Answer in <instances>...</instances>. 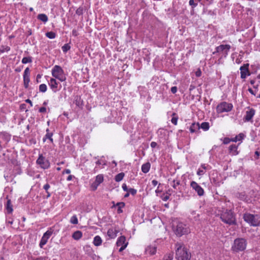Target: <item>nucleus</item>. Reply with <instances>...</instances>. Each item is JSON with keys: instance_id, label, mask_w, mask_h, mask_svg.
Listing matches in <instances>:
<instances>
[{"instance_id": "1", "label": "nucleus", "mask_w": 260, "mask_h": 260, "mask_svg": "<svg viewBox=\"0 0 260 260\" xmlns=\"http://www.w3.org/2000/svg\"><path fill=\"white\" fill-rule=\"evenodd\" d=\"M176 258L177 260H189L191 253L183 244L177 243L176 244Z\"/></svg>"}, {"instance_id": "2", "label": "nucleus", "mask_w": 260, "mask_h": 260, "mask_svg": "<svg viewBox=\"0 0 260 260\" xmlns=\"http://www.w3.org/2000/svg\"><path fill=\"white\" fill-rule=\"evenodd\" d=\"M173 229L175 234L179 237L189 232L188 227L185 224L179 221L173 222Z\"/></svg>"}, {"instance_id": "3", "label": "nucleus", "mask_w": 260, "mask_h": 260, "mask_svg": "<svg viewBox=\"0 0 260 260\" xmlns=\"http://www.w3.org/2000/svg\"><path fill=\"white\" fill-rule=\"evenodd\" d=\"M220 218L223 222L229 225L236 223L235 217L231 210H225L220 215Z\"/></svg>"}, {"instance_id": "4", "label": "nucleus", "mask_w": 260, "mask_h": 260, "mask_svg": "<svg viewBox=\"0 0 260 260\" xmlns=\"http://www.w3.org/2000/svg\"><path fill=\"white\" fill-rule=\"evenodd\" d=\"M243 218L246 222L251 226H256L260 225V217L257 215L245 214Z\"/></svg>"}, {"instance_id": "5", "label": "nucleus", "mask_w": 260, "mask_h": 260, "mask_svg": "<svg viewBox=\"0 0 260 260\" xmlns=\"http://www.w3.org/2000/svg\"><path fill=\"white\" fill-rule=\"evenodd\" d=\"M52 75L60 81H64L66 80L63 70L60 66L57 65L55 66L52 69Z\"/></svg>"}, {"instance_id": "6", "label": "nucleus", "mask_w": 260, "mask_h": 260, "mask_svg": "<svg viewBox=\"0 0 260 260\" xmlns=\"http://www.w3.org/2000/svg\"><path fill=\"white\" fill-rule=\"evenodd\" d=\"M246 242L244 239H237L235 240L233 249L234 250L238 251L244 250L246 248Z\"/></svg>"}, {"instance_id": "7", "label": "nucleus", "mask_w": 260, "mask_h": 260, "mask_svg": "<svg viewBox=\"0 0 260 260\" xmlns=\"http://www.w3.org/2000/svg\"><path fill=\"white\" fill-rule=\"evenodd\" d=\"M233 105L232 104L222 102L217 106V112L221 113L225 112H229L232 110Z\"/></svg>"}, {"instance_id": "8", "label": "nucleus", "mask_w": 260, "mask_h": 260, "mask_svg": "<svg viewBox=\"0 0 260 260\" xmlns=\"http://www.w3.org/2000/svg\"><path fill=\"white\" fill-rule=\"evenodd\" d=\"M37 163L40 165V166L44 169H47L49 166L50 164L48 160H47L42 154H40L39 157L37 160Z\"/></svg>"}, {"instance_id": "9", "label": "nucleus", "mask_w": 260, "mask_h": 260, "mask_svg": "<svg viewBox=\"0 0 260 260\" xmlns=\"http://www.w3.org/2000/svg\"><path fill=\"white\" fill-rule=\"evenodd\" d=\"M128 243L126 242L125 237L123 236H120L117 240L116 245L117 246H121L119 251H123L127 246Z\"/></svg>"}, {"instance_id": "10", "label": "nucleus", "mask_w": 260, "mask_h": 260, "mask_svg": "<svg viewBox=\"0 0 260 260\" xmlns=\"http://www.w3.org/2000/svg\"><path fill=\"white\" fill-rule=\"evenodd\" d=\"M52 231L48 230L46 232H45L44 234L40 243V246L41 248H42L43 246L47 243L48 239L52 235Z\"/></svg>"}, {"instance_id": "11", "label": "nucleus", "mask_w": 260, "mask_h": 260, "mask_svg": "<svg viewBox=\"0 0 260 260\" xmlns=\"http://www.w3.org/2000/svg\"><path fill=\"white\" fill-rule=\"evenodd\" d=\"M191 187L196 190L199 196H203L204 193V189L195 181H192L190 183Z\"/></svg>"}, {"instance_id": "12", "label": "nucleus", "mask_w": 260, "mask_h": 260, "mask_svg": "<svg viewBox=\"0 0 260 260\" xmlns=\"http://www.w3.org/2000/svg\"><path fill=\"white\" fill-rule=\"evenodd\" d=\"M249 64H245L240 67L241 71V78L245 79L247 75H249L250 73L248 71Z\"/></svg>"}, {"instance_id": "13", "label": "nucleus", "mask_w": 260, "mask_h": 260, "mask_svg": "<svg viewBox=\"0 0 260 260\" xmlns=\"http://www.w3.org/2000/svg\"><path fill=\"white\" fill-rule=\"evenodd\" d=\"M230 48L231 46L229 45H221L216 48V51L213 52V54H215L217 52H220L225 50V54L227 55Z\"/></svg>"}, {"instance_id": "14", "label": "nucleus", "mask_w": 260, "mask_h": 260, "mask_svg": "<svg viewBox=\"0 0 260 260\" xmlns=\"http://www.w3.org/2000/svg\"><path fill=\"white\" fill-rule=\"evenodd\" d=\"M255 111L253 109H250L249 111L246 112V114L245 119L246 121H250L253 115H254Z\"/></svg>"}, {"instance_id": "15", "label": "nucleus", "mask_w": 260, "mask_h": 260, "mask_svg": "<svg viewBox=\"0 0 260 260\" xmlns=\"http://www.w3.org/2000/svg\"><path fill=\"white\" fill-rule=\"evenodd\" d=\"M118 231L115 229H110L108 231L107 234L111 238H114L116 237Z\"/></svg>"}, {"instance_id": "16", "label": "nucleus", "mask_w": 260, "mask_h": 260, "mask_svg": "<svg viewBox=\"0 0 260 260\" xmlns=\"http://www.w3.org/2000/svg\"><path fill=\"white\" fill-rule=\"evenodd\" d=\"M82 236V233L80 231L75 232L72 235V238L75 240H79Z\"/></svg>"}, {"instance_id": "17", "label": "nucleus", "mask_w": 260, "mask_h": 260, "mask_svg": "<svg viewBox=\"0 0 260 260\" xmlns=\"http://www.w3.org/2000/svg\"><path fill=\"white\" fill-rule=\"evenodd\" d=\"M230 152L234 155H236L238 154L237 151V146L236 145H231L229 147Z\"/></svg>"}, {"instance_id": "18", "label": "nucleus", "mask_w": 260, "mask_h": 260, "mask_svg": "<svg viewBox=\"0 0 260 260\" xmlns=\"http://www.w3.org/2000/svg\"><path fill=\"white\" fill-rule=\"evenodd\" d=\"M150 168V164L149 162H147L143 164L142 166V171L144 173H147L149 172Z\"/></svg>"}, {"instance_id": "19", "label": "nucleus", "mask_w": 260, "mask_h": 260, "mask_svg": "<svg viewBox=\"0 0 260 260\" xmlns=\"http://www.w3.org/2000/svg\"><path fill=\"white\" fill-rule=\"evenodd\" d=\"M102 240L99 236H96L93 239V244L95 246H98L101 245Z\"/></svg>"}, {"instance_id": "20", "label": "nucleus", "mask_w": 260, "mask_h": 260, "mask_svg": "<svg viewBox=\"0 0 260 260\" xmlns=\"http://www.w3.org/2000/svg\"><path fill=\"white\" fill-rule=\"evenodd\" d=\"M103 181V176L102 175H99L96 177L95 184H96V186L95 187L94 189H96L97 186L101 183Z\"/></svg>"}, {"instance_id": "21", "label": "nucleus", "mask_w": 260, "mask_h": 260, "mask_svg": "<svg viewBox=\"0 0 260 260\" xmlns=\"http://www.w3.org/2000/svg\"><path fill=\"white\" fill-rule=\"evenodd\" d=\"M146 251L147 253H149L150 255H153L155 253L156 249L155 247L149 246L146 248Z\"/></svg>"}, {"instance_id": "22", "label": "nucleus", "mask_w": 260, "mask_h": 260, "mask_svg": "<svg viewBox=\"0 0 260 260\" xmlns=\"http://www.w3.org/2000/svg\"><path fill=\"white\" fill-rule=\"evenodd\" d=\"M38 19L45 23L48 21V17L44 14H40L38 15Z\"/></svg>"}, {"instance_id": "23", "label": "nucleus", "mask_w": 260, "mask_h": 260, "mask_svg": "<svg viewBox=\"0 0 260 260\" xmlns=\"http://www.w3.org/2000/svg\"><path fill=\"white\" fill-rule=\"evenodd\" d=\"M51 88L53 89H56L57 88V83L56 80L54 78H51L50 80L49 83Z\"/></svg>"}, {"instance_id": "24", "label": "nucleus", "mask_w": 260, "mask_h": 260, "mask_svg": "<svg viewBox=\"0 0 260 260\" xmlns=\"http://www.w3.org/2000/svg\"><path fill=\"white\" fill-rule=\"evenodd\" d=\"M47 134L45 135V138L43 139V141L45 142L46 140V139H48L50 140V141L51 142H53V139L52 138V136L53 135V134L52 133L49 132V129H47Z\"/></svg>"}, {"instance_id": "25", "label": "nucleus", "mask_w": 260, "mask_h": 260, "mask_svg": "<svg viewBox=\"0 0 260 260\" xmlns=\"http://www.w3.org/2000/svg\"><path fill=\"white\" fill-rule=\"evenodd\" d=\"M199 129L200 126L199 123H193L191 124V125L190 127V131L191 133H194L196 132V129Z\"/></svg>"}, {"instance_id": "26", "label": "nucleus", "mask_w": 260, "mask_h": 260, "mask_svg": "<svg viewBox=\"0 0 260 260\" xmlns=\"http://www.w3.org/2000/svg\"><path fill=\"white\" fill-rule=\"evenodd\" d=\"M7 210L9 213H11L13 211L12 205L10 200H8L7 203Z\"/></svg>"}, {"instance_id": "27", "label": "nucleus", "mask_w": 260, "mask_h": 260, "mask_svg": "<svg viewBox=\"0 0 260 260\" xmlns=\"http://www.w3.org/2000/svg\"><path fill=\"white\" fill-rule=\"evenodd\" d=\"M124 174L123 173H120L116 175L115 180L116 182H119L122 180L124 177Z\"/></svg>"}, {"instance_id": "28", "label": "nucleus", "mask_w": 260, "mask_h": 260, "mask_svg": "<svg viewBox=\"0 0 260 260\" xmlns=\"http://www.w3.org/2000/svg\"><path fill=\"white\" fill-rule=\"evenodd\" d=\"M124 205L125 204L123 202H119L117 203L116 206L118 207L117 212L118 213H121L122 212L121 208H123L124 206Z\"/></svg>"}, {"instance_id": "29", "label": "nucleus", "mask_w": 260, "mask_h": 260, "mask_svg": "<svg viewBox=\"0 0 260 260\" xmlns=\"http://www.w3.org/2000/svg\"><path fill=\"white\" fill-rule=\"evenodd\" d=\"M200 127L202 128L205 131H207L209 128V124L208 122H204L201 124Z\"/></svg>"}, {"instance_id": "30", "label": "nucleus", "mask_w": 260, "mask_h": 260, "mask_svg": "<svg viewBox=\"0 0 260 260\" xmlns=\"http://www.w3.org/2000/svg\"><path fill=\"white\" fill-rule=\"evenodd\" d=\"M24 86L27 88L28 87V83L30 81L29 77H23Z\"/></svg>"}, {"instance_id": "31", "label": "nucleus", "mask_w": 260, "mask_h": 260, "mask_svg": "<svg viewBox=\"0 0 260 260\" xmlns=\"http://www.w3.org/2000/svg\"><path fill=\"white\" fill-rule=\"evenodd\" d=\"M173 258V254L172 253H169L164 256L163 260H172Z\"/></svg>"}, {"instance_id": "32", "label": "nucleus", "mask_w": 260, "mask_h": 260, "mask_svg": "<svg viewBox=\"0 0 260 260\" xmlns=\"http://www.w3.org/2000/svg\"><path fill=\"white\" fill-rule=\"evenodd\" d=\"M32 61L31 58L30 57H25L22 59V62L24 64L31 62Z\"/></svg>"}, {"instance_id": "33", "label": "nucleus", "mask_w": 260, "mask_h": 260, "mask_svg": "<svg viewBox=\"0 0 260 260\" xmlns=\"http://www.w3.org/2000/svg\"><path fill=\"white\" fill-rule=\"evenodd\" d=\"M172 186L174 189H177V186L180 185V181L177 180H174L172 181Z\"/></svg>"}, {"instance_id": "34", "label": "nucleus", "mask_w": 260, "mask_h": 260, "mask_svg": "<svg viewBox=\"0 0 260 260\" xmlns=\"http://www.w3.org/2000/svg\"><path fill=\"white\" fill-rule=\"evenodd\" d=\"M46 36L50 39H54L55 37V34L52 31L47 32Z\"/></svg>"}, {"instance_id": "35", "label": "nucleus", "mask_w": 260, "mask_h": 260, "mask_svg": "<svg viewBox=\"0 0 260 260\" xmlns=\"http://www.w3.org/2000/svg\"><path fill=\"white\" fill-rule=\"evenodd\" d=\"M39 90L41 92H45L47 90V86L45 84H42L39 86Z\"/></svg>"}, {"instance_id": "36", "label": "nucleus", "mask_w": 260, "mask_h": 260, "mask_svg": "<svg viewBox=\"0 0 260 260\" xmlns=\"http://www.w3.org/2000/svg\"><path fill=\"white\" fill-rule=\"evenodd\" d=\"M70 222L74 224H77L78 221V219H77L76 216H75V215L73 216L71 218Z\"/></svg>"}, {"instance_id": "37", "label": "nucleus", "mask_w": 260, "mask_h": 260, "mask_svg": "<svg viewBox=\"0 0 260 260\" xmlns=\"http://www.w3.org/2000/svg\"><path fill=\"white\" fill-rule=\"evenodd\" d=\"M70 49V46L69 44H64L62 47V51L64 52H67L69 49Z\"/></svg>"}, {"instance_id": "38", "label": "nucleus", "mask_w": 260, "mask_h": 260, "mask_svg": "<svg viewBox=\"0 0 260 260\" xmlns=\"http://www.w3.org/2000/svg\"><path fill=\"white\" fill-rule=\"evenodd\" d=\"M83 8L82 7H79L78 8L76 11V14L78 15H81L83 14Z\"/></svg>"}, {"instance_id": "39", "label": "nucleus", "mask_w": 260, "mask_h": 260, "mask_svg": "<svg viewBox=\"0 0 260 260\" xmlns=\"http://www.w3.org/2000/svg\"><path fill=\"white\" fill-rule=\"evenodd\" d=\"M23 77H29V69L28 68H26L24 70Z\"/></svg>"}, {"instance_id": "40", "label": "nucleus", "mask_w": 260, "mask_h": 260, "mask_svg": "<svg viewBox=\"0 0 260 260\" xmlns=\"http://www.w3.org/2000/svg\"><path fill=\"white\" fill-rule=\"evenodd\" d=\"M128 192L132 195H135L137 192V190L134 188H130L128 189Z\"/></svg>"}, {"instance_id": "41", "label": "nucleus", "mask_w": 260, "mask_h": 260, "mask_svg": "<svg viewBox=\"0 0 260 260\" xmlns=\"http://www.w3.org/2000/svg\"><path fill=\"white\" fill-rule=\"evenodd\" d=\"M244 136V134H240L239 135H238L236 137V138H237V140L238 141H240L243 139Z\"/></svg>"}, {"instance_id": "42", "label": "nucleus", "mask_w": 260, "mask_h": 260, "mask_svg": "<svg viewBox=\"0 0 260 260\" xmlns=\"http://www.w3.org/2000/svg\"><path fill=\"white\" fill-rule=\"evenodd\" d=\"M189 4L192 7H195L197 5V4L194 3V0H190L189 2Z\"/></svg>"}, {"instance_id": "43", "label": "nucleus", "mask_w": 260, "mask_h": 260, "mask_svg": "<svg viewBox=\"0 0 260 260\" xmlns=\"http://www.w3.org/2000/svg\"><path fill=\"white\" fill-rule=\"evenodd\" d=\"M177 120L178 118L174 117L172 118L171 121L174 124L176 125L177 124Z\"/></svg>"}, {"instance_id": "44", "label": "nucleus", "mask_w": 260, "mask_h": 260, "mask_svg": "<svg viewBox=\"0 0 260 260\" xmlns=\"http://www.w3.org/2000/svg\"><path fill=\"white\" fill-rule=\"evenodd\" d=\"M201 74H202V72L200 69H199L196 72V75L197 77H200L201 75Z\"/></svg>"}, {"instance_id": "45", "label": "nucleus", "mask_w": 260, "mask_h": 260, "mask_svg": "<svg viewBox=\"0 0 260 260\" xmlns=\"http://www.w3.org/2000/svg\"><path fill=\"white\" fill-rule=\"evenodd\" d=\"M171 90L173 93H175L177 92V88L176 86H173L171 88Z\"/></svg>"}, {"instance_id": "46", "label": "nucleus", "mask_w": 260, "mask_h": 260, "mask_svg": "<svg viewBox=\"0 0 260 260\" xmlns=\"http://www.w3.org/2000/svg\"><path fill=\"white\" fill-rule=\"evenodd\" d=\"M204 174V171L203 170L199 169L197 172V174L199 176L202 175Z\"/></svg>"}, {"instance_id": "47", "label": "nucleus", "mask_w": 260, "mask_h": 260, "mask_svg": "<svg viewBox=\"0 0 260 260\" xmlns=\"http://www.w3.org/2000/svg\"><path fill=\"white\" fill-rule=\"evenodd\" d=\"M39 111L41 113H44V112H45L46 111V109L45 107H41V108H40Z\"/></svg>"}, {"instance_id": "48", "label": "nucleus", "mask_w": 260, "mask_h": 260, "mask_svg": "<svg viewBox=\"0 0 260 260\" xmlns=\"http://www.w3.org/2000/svg\"><path fill=\"white\" fill-rule=\"evenodd\" d=\"M122 188L124 191H128V189L127 187V186L125 184H123L122 185Z\"/></svg>"}, {"instance_id": "49", "label": "nucleus", "mask_w": 260, "mask_h": 260, "mask_svg": "<svg viewBox=\"0 0 260 260\" xmlns=\"http://www.w3.org/2000/svg\"><path fill=\"white\" fill-rule=\"evenodd\" d=\"M150 146L152 148H154L156 147L157 143L155 142H152L151 143Z\"/></svg>"}, {"instance_id": "50", "label": "nucleus", "mask_w": 260, "mask_h": 260, "mask_svg": "<svg viewBox=\"0 0 260 260\" xmlns=\"http://www.w3.org/2000/svg\"><path fill=\"white\" fill-rule=\"evenodd\" d=\"M50 188V185L49 184H46L44 186V189H45L46 191H47L48 189Z\"/></svg>"}, {"instance_id": "51", "label": "nucleus", "mask_w": 260, "mask_h": 260, "mask_svg": "<svg viewBox=\"0 0 260 260\" xmlns=\"http://www.w3.org/2000/svg\"><path fill=\"white\" fill-rule=\"evenodd\" d=\"M152 184L154 185V186H156L157 184H158V182L155 180H153L152 181Z\"/></svg>"}, {"instance_id": "52", "label": "nucleus", "mask_w": 260, "mask_h": 260, "mask_svg": "<svg viewBox=\"0 0 260 260\" xmlns=\"http://www.w3.org/2000/svg\"><path fill=\"white\" fill-rule=\"evenodd\" d=\"M96 163L98 165H102V164L106 165V163H105L103 161H102L101 160H98Z\"/></svg>"}, {"instance_id": "53", "label": "nucleus", "mask_w": 260, "mask_h": 260, "mask_svg": "<svg viewBox=\"0 0 260 260\" xmlns=\"http://www.w3.org/2000/svg\"><path fill=\"white\" fill-rule=\"evenodd\" d=\"M71 173V171L69 169H66L63 171V173L70 174Z\"/></svg>"}, {"instance_id": "54", "label": "nucleus", "mask_w": 260, "mask_h": 260, "mask_svg": "<svg viewBox=\"0 0 260 260\" xmlns=\"http://www.w3.org/2000/svg\"><path fill=\"white\" fill-rule=\"evenodd\" d=\"M248 91L250 93H251L253 95H255V93L254 92L253 90L251 88H249Z\"/></svg>"}, {"instance_id": "55", "label": "nucleus", "mask_w": 260, "mask_h": 260, "mask_svg": "<svg viewBox=\"0 0 260 260\" xmlns=\"http://www.w3.org/2000/svg\"><path fill=\"white\" fill-rule=\"evenodd\" d=\"M25 101H26V103H28L30 104L31 106H32V102H31V101L30 100L27 99Z\"/></svg>"}, {"instance_id": "56", "label": "nucleus", "mask_w": 260, "mask_h": 260, "mask_svg": "<svg viewBox=\"0 0 260 260\" xmlns=\"http://www.w3.org/2000/svg\"><path fill=\"white\" fill-rule=\"evenodd\" d=\"M72 178H73V176H72V175H69V176L68 177V178H67V180H68V181H70V180H71L72 179Z\"/></svg>"}, {"instance_id": "57", "label": "nucleus", "mask_w": 260, "mask_h": 260, "mask_svg": "<svg viewBox=\"0 0 260 260\" xmlns=\"http://www.w3.org/2000/svg\"><path fill=\"white\" fill-rule=\"evenodd\" d=\"M169 196H166L164 198L163 200L166 201L169 199Z\"/></svg>"}, {"instance_id": "58", "label": "nucleus", "mask_w": 260, "mask_h": 260, "mask_svg": "<svg viewBox=\"0 0 260 260\" xmlns=\"http://www.w3.org/2000/svg\"><path fill=\"white\" fill-rule=\"evenodd\" d=\"M255 154L256 155V158H258L259 155V152L258 151H255Z\"/></svg>"}, {"instance_id": "59", "label": "nucleus", "mask_w": 260, "mask_h": 260, "mask_svg": "<svg viewBox=\"0 0 260 260\" xmlns=\"http://www.w3.org/2000/svg\"><path fill=\"white\" fill-rule=\"evenodd\" d=\"M255 83V81L254 80H251L250 81V83L252 84V85H253Z\"/></svg>"}, {"instance_id": "60", "label": "nucleus", "mask_w": 260, "mask_h": 260, "mask_svg": "<svg viewBox=\"0 0 260 260\" xmlns=\"http://www.w3.org/2000/svg\"><path fill=\"white\" fill-rule=\"evenodd\" d=\"M129 192H127V193L124 195V197L127 198V197H128L129 196Z\"/></svg>"}, {"instance_id": "61", "label": "nucleus", "mask_w": 260, "mask_h": 260, "mask_svg": "<svg viewBox=\"0 0 260 260\" xmlns=\"http://www.w3.org/2000/svg\"><path fill=\"white\" fill-rule=\"evenodd\" d=\"M41 77V76L40 74H38L37 76V79H38L39 78H40ZM37 82L38 81V80H37Z\"/></svg>"}, {"instance_id": "62", "label": "nucleus", "mask_w": 260, "mask_h": 260, "mask_svg": "<svg viewBox=\"0 0 260 260\" xmlns=\"http://www.w3.org/2000/svg\"><path fill=\"white\" fill-rule=\"evenodd\" d=\"M73 35L74 36H77L76 30H73Z\"/></svg>"}, {"instance_id": "63", "label": "nucleus", "mask_w": 260, "mask_h": 260, "mask_svg": "<svg viewBox=\"0 0 260 260\" xmlns=\"http://www.w3.org/2000/svg\"><path fill=\"white\" fill-rule=\"evenodd\" d=\"M95 186H96V184H95V182H94V183L92 184V186L93 187V189H94V190H95V189H94V188H95Z\"/></svg>"}, {"instance_id": "64", "label": "nucleus", "mask_w": 260, "mask_h": 260, "mask_svg": "<svg viewBox=\"0 0 260 260\" xmlns=\"http://www.w3.org/2000/svg\"><path fill=\"white\" fill-rule=\"evenodd\" d=\"M202 167L204 169H206V166H205V165H203L202 166Z\"/></svg>"}]
</instances>
